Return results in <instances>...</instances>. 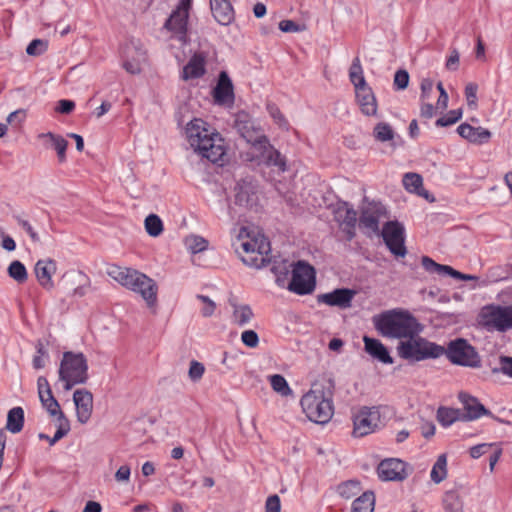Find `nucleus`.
I'll list each match as a JSON object with an SVG mask.
<instances>
[{"mask_svg": "<svg viewBox=\"0 0 512 512\" xmlns=\"http://www.w3.org/2000/svg\"><path fill=\"white\" fill-rule=\"evenodd\" d=\"M185 133L196 153L212 163L222 161L226 154L223 139L205 121L194 118L187 124Z\"/></svg>", "mask_w": 512, "mask_h": 512, "instance_id": "obj_1", "label": "nucleus"}, {"mask_svg": "<svg viewBox=\"0 0 512 512\" xmlns=\"http://www.w3.org/2000/svg\"><path fill=\"white\" fill-rule=\"evenodd\" d=\"M375 328L385 337L406 339L417 336L422 327L408 311L393 309L373 318Z\"/></svg>", "mask_w": 512, "mask_h": 512, "instance_id": "obj_2", "label": "nucleus"}, {"mask_svg": "<svg viewBox=\"0 0 512 512\" xmlns=\"http://www.w3.org/2000/svg\"><path fill=\"white\" fill-rule=\"evenodd\" d=\"M237 245L236 251L239 252V249L243 251L241 259L245 265L260 269L270 263V243L259 232L241 227L237 235Z\"/></svg>", "mask_w": 512, "mask_h": 512, "instance_id": "obj_3", "label": "nucleus"}, {"mask_svg": "<svg viewBox=\"0 0 512 512\" xmlns=\"http://www.w3.org/2000/svg\"><path fill=\"white\" fill-rule=\"evenodd\" d=\"M108 275L127 289L140 294L149 307L156 304L157 284L144 273L131 268L111 266L108 269Z\"/></svg>", "mask_w": 512, "mask_h": 512, "instance_id": "obj_4", "label": "nucleus"}, {"mask_svg": "<svg viewBox=\"0 0 512 512\" xmlns=\"http://www.w3.org/2000/svg\"><path fill=\"white\" fill-rule=\"evenodd\" d=\"M300 404L306 416L318 424L327 423L334 413L332 392L320 386H314L304 394Z\"/></svg>", "mask_w": 512, "mask_h": 512, "instance_id": "obj_5", "label": "nucleus"}, {"mask_svg": "<svg viewBox=\"0 0 512 512\" xmlns=\"http://www.w3.org/2000/svg\"><path fill=\"white\" fill-rule=\"evenodd\" d=\"M88 365L82 353L65 352L59 367V380L66 391L75 385L84 384L88 379Z\"/></svg>", "mask_w": 512, "mask_h": 512, "instance_id": "obj_6", "label": "nucleus"}, {"mask_svg": "<svg viewBox=\"0 0 512 512\" xmlns=\"http://www.w3.org/2000/svg\"><path fill=\"white\" fill-rule=\"evenodd\" d=\"M406 339V341H401L397 347L398 355L405 360L418 362L444 355L445 347L418 337V335Z\"/></svg>", "mask_w": 512, "mask_h": 512, "instance_id": "obj_7", "label": "nucleus"}, {"mask_svg": "<svg viewBox=\"0 0 512 512\" xmlns=\"http://www.w3.org/2000/svg\"><path fill=\"white\" fill-rule=\"evenodd\" d=\"M444 355L453 364L476 368L480 366L481 359L475 348L467 340L458 338L450 341L445 348Z\"/></svg>", "mask_w": 512, "mask_h": 512, "instance_id": "obj_8", "label": "nucleus"}, {"mask_svg": "<svg viewBox=\"0 0 512 512\" xmlns=\"http://www.w3.org/2000/svg\"><path fill=\"white\" fill-rule=\"evenodd\" d=\"M315 288V270L305 261L293 265L291 281L288 289L298 295L311 293Z\"/></svg>", "mask_w": 512, "mask_h": 512, "instance_id": "obj_9", "label": "nucleus"}, {"mask_svg": "<svg viewBox=\"0 0 512 512\" xmlns=\"http://www.w3.org/2000/svg\"><path fill=\"white\" fill-rule=\"evenodd\" d=\"M382 425L381 414L376 407H362L353 417V436L364 437Z\"/></svg>", "mask_w": 512, "mask_h": 512, "instance_id": "obj_10", "label": "nucleus"}, {"mask_svg": "<svg viewBox=\"0 0 512 512\" xmlns=\"http://www.w3.org/2000/svg\"><path fill=\"white\" fill-rule=\"evenodd\" d=\"M381 236L389 251L396 257H404L407 254L405 247V229L398 221H388L381 230Z\"/></svg>", "mask_w": 512, "mask_h": 512, "instance_id": "obj_11", "label": "nucleus"}, {"mask_svg": "<svg viewBox=\"0 0 512 512\" xmlns=\"http://www.w3.org/2000/svg\"><path fill=\"white\" fill-rule=\"evenodd\" d=\"M484 324L492 329L504 332L512 328V305L487 306L482 310Z\"/></svg>", "mask_w": 512, "mask_h": 512, "instance_id": "obj_12", "label": "nucleus"}, {"mask_svg": "<svg viewBox=\"0 0 512 512\" xmlns=\"http://www.w3.org/2000/svg\"><path fill=\"white\" fill-rule=\"evenodd\" d=\"M123 68L130 74H139L147 61L146 50L138 39H131L123 48Z\"/></svg>", "mask_w": 512, "mask_h": 512, "instance_id": "obj_13", "label": "nucleus"}, {"mask_svg": "<svg viewBox=\"0 0 512 512\" xmlns=\"http://www.w3.org/2000/svg\"><path fill=\"white\" fill-rule=\"evenodd\" d=\"M234 127L247 143H250L257 149L267 143V137L260 128L254 125L250 116L245 112H239L236 115Z\"/></svg>", "mask_w": 512, "mask_h": 512, "instance_id": "obj_14", "label": "nucleus"}, {"mask_svg": "<svg viewBox=\"0 0 512 512\" xmlns=\"http://www.w3.org/2000/svg\"><path fill=\"white\" fill-rule=\"evenodd\" d=\"M40 401L50 416L56 417L57 430L50 441V445L52 446L69 433L70 422L61 410L60 405L53 394H49L46 397L41 398Z\"/></svg>", "mask_w": 512, "mask_h": 512, "instance_id": "obj_15", "label": "nucleus"}, {"mask_svg": "<svg viewBox=\"0 0 512 512\" xmlns=\"http://www.w3.org/2000/svg\"><path fill=\"white\" fill-rule=\"evenodd\" d=\"M387 217L386 207L379 202H369L362 208L359 225L370 233H379V221Z\"/></svg>", "mask_w": 512, "mask_h": 512, "instance_id": "obj_16", "label": "nucleus"}, {"mask_svg": "<svg viewBox=\"0 0 512 512\" xmlns=\"http://www.w3.org/2000/svg\"><path fill=\"white\" fill-rule=\"evenodd\" d=\"M377 473L383 481H402L407 477L406 464L400 459L388 458L379 463Z\"/></svg>", "mask_w": 512, "mask_h": 512, "instance_id": "obj_17", "label": "nucleus"}, {"mask_svg": "<svg viewBox=\"0 0 512 512\" xmlns=\"http://www.w3.org/2000/svg\"><path fill=\"white\" fill-rule=\"evenodd\" d=\"M235 202L240 206L252 207L257 202L258 185L252 177H245L235 187Z\"/></svg>", "mask_w": 512, "mask_h": 512, "instance_id": "obj_18", "label": "nucleus"}, {"mask_svg": "<svg viewBox=\"0 0 512 512\" xmlns=\"http://www.w3.org/2000/svg\"><path fill=\"white\" fill-rule=\"evenodd\" d=\"M356 295V291L349 288H338L329 293L320 294L317 296L319 303H324L328 306L338 307L340 309H347L351 307L352 300Z\"/></svg>", "mask_w": 512, "mask_h": 512, "instance_id": "obj_19", "label": "nucleus"}, {"mask_svg": "<svg viewBox=\"0 0 512 512\" xmlns=\"http://www.w3.org/2000/svg\"><path fill=\"white\" fill-rule=\"evenodd\" d=\"M77 420L81 424L89 421L93 411V395L86 389H77L73 394Z\"/></svg>", "mask_w": 512, "mask_h": 512, "instance_id": "obj_20", "label": "nucleus"}, {"mask_svg": "<svg viewBox=\"0 0 512 512\" xmlns=\"http://www.w3.org/2000/svg\"><path fill=\"white\" fill-rule=\"evenodd\" d=\"M213 97L217 104L232 105L234 103L233 83L226 71H221L216 86L213 89Z\"/></svg>", "mask_w": 512, "mask_h": 512, "instance_id": "obj_21", "label": "nucleus"}, {"mask_svg": "<svg viewBox=\"0 0 512 512\" xmlns=\"http://www.w3.org/2000/svg\"><path fill=\"white\" fill-rule=\"evenodd\" d=\"M188 11L185 7H178L166 20L164 27L171 31L180 41H185L188 21Z\"/></svg>", "mask_w": 512, "mask_h": 512, "instance_id": "obj_22", "label": "nucleus"}, {"mask_svg": "<svg viewBox=\"0 0 512 512\" xmlns=\"http://www.w3.org/2000/svg\"><path fill=\"white\" fill-rule=\"evenodd\" d=\"M56 261L51 258L40 259L36 262L34 267L35 276L38 283L46 290L54 288L52 276L56 273Z\"/></svg>", "mask_w": 512, "mask_h": 512, "instance_id": "obj_23", "label": "nucleus"}, {"mask_svg": "<svg viewBox=\"0 0 512 512\" xmlns=\"http://www.w3.org/2000/svg\"><path fill=\"white\" fill-rule=\"evenodd\" d=\"M206 54L204 52H196L189 59L182 70V79H197L202 77L206 72Z\"/></svg>", "mask_w": 512, "mask_h": 512, "instance_id": "obj_24", "label": "nucleus"}, {"mask_svg": "<svg viewBox=\"0 0 512 512\" xmlns=\"http://www.w3.org/2000/svg\"><path fill=\"white\" fill-rule=\"evenodd\" d=\"M355 94L361 112L366 116H375L378 106L372 89L368 85L365 87H357Z\"/></svg>", "mask_w": 512, "mask_h": 512, "instance_id": "obj_25", "label": "nucleus"}, {"mask_svg": "<svg viewBox=\"0 0 512 512\" xmlns=\"http://www.w3.org/2000/svg\"><path fill=\"white\" fill-rule=\"evenodd\" d=\"M460 402L463 404V407L466 411V415L464 416V419L467 420H474L482 415H490L491 412L487 410L479 401L477 398L461 392L458 396Z\"/></svg>", "mask_w": 512, "mask_h": 512, "instance_id": "obj_26", "label": "nucleus"}, {"mask_svg": "<svg viewBox=\"0 0 512 512\" xmlns=\"http://www.w3.org/2000/svg\"><path fill=\"white\" fill-rule=\"evenodd\" d=\"M458 134L471 143L483 144L491 138V132L483 127H473L470 124L463 123L457 128Z\"/></svg>", "mask_w": 512, "mask_h": 512, "instance_id": "obj_27", "label": "nucleus"}, {"mask_svg": "<svg viewBox=\"0 0 512 512\" xmlns=\"http://www.w3.org/2000/svg\"><path fill=\"white\" fill-rule=\"evenodd\" d=\"M213 17L221 25H229L234 19V10L228 0H210Z\"/></svg>", "mask_w": 512, "mask_h": 512, "instance_id": "obj_28", "label": "nucleus"}, {"mask_svg": "<svg viewBox=\"0 0 512 512\" xmlns=\"http://www.w3.org/2000/svg\"><path fill=\"white\" fill-rule=\"evenodd\" d=\"M365 351L373 358L379 360L384 364H392L393 359L390 356L387 348L378 340L368 336L363 337Z\"/></svg>", "mask_w": 512, "mask_h": 512, "instance_id": "obj_29", "label": "nucleus"}, {"mask_svg": "<svg viewBox=\"0 0 512 512\" xmlns=\"http://www.w3.org/2000/svg\"><path fill=\"white\" fill-rule=\"evenodd\" d=\"M38 138L44 140V145L47 148H53L56 150L59 162L62 163L66 160V149L68 146V141L65 140L62 136L52 132H47L39 134Z\"/></svg>", "mask_w": 512, "mask_h": 512, "instance_id": "obj_30", "label": "nucleus"}, {"mask_svg": "<svg viewBox=\"0 0 512 512\" xmlns=\"http://www.w3.org/2000/svg\"><path fill=\"white\" fill-rule=\"evenodd\" d=\"M258 150L261 151V154L264 157L265 162L268 166L277 167L281 172H284L286 170L285 158L277 149L270 145L269 140H267V143H265V145L260 146Z\"/></svg>", "mask_w": 512, "mask_h": 512, "instance_id": "obj_31", "label": "nucleus"}, {"mask_svg": "<svg viewBox=\"0 0 512 512\" xmlns=\"http://www.w3.org/2000/svg\"><path fill=\"white\" fill-rule=\"evenodd\" d=\"M233 307L232 322L238 326L248 325L254 317L251 307L247 304H237L234 300H229Z\"/></svg>", "mask_w": 512, "mask_h": 512, "instance_id": "obj_32", "label": "nucleus"}, {"mask_svg": "<svg viewBox=\"0 0 512 512\" xmlns=\"http://www.w3.org/2000/svg\"><path fill=\"white\" fill-rule=\"evenodd\" d=\"M375 496L372 491L361 493L352 503L351 512H373Z\"/></svg>", "mask_w": 512, "mask_h": 512, "instance_id": "obj_33", "label": "nucleus"}, {"mask_svg": "<svg viewBox=\"0 0 512 512\" xmlns=\"http://www.w3.org/2000/svg\"><path fill=\"white\" fill-rule=\"evenodd\" d=\"M444 512H464V503L456 491H447L442 498Z\"/></svg>", "mask_w": 512, "mask_h": 512, "instance_id": "obj_34", "label": "nucleus"}, {"mask_svg": "<svg viewBox=\"0 0 512 512\" xmlns=\"http://www.w3.org/2000/svg\"><path fill=\"white\" fill-rule=\"evenodd\" d=\"M24 424V411L21 407L12 408L7 415L6 428L12 433H19Z\"/></svg>", "mask_w": 512, "mask_h": 512, "instance_id": "obj_35", "label": "nucleus"}, {"mask_svg": "<svg viewBox=\"0 0 512 512\" xmlns=\"http://www.w3.org/2000/svg\"><path fill=\"white\" fill-rule=\"evenodd\" d=\"M362 492V486L358 480H347L337 486V493L344 499L349 500Z\"/></svg>", "mask_w": 512, "mask_h": 512, "instance_id": "obj_36", "label": "nucleus"}, {"mask_svg": "<svg viewBox=\"0 0 512 512\" xmlns=\"http://www.w3.org/2000/svg\"><path fill=\"white\" fill-rule=\"evenodd\" d=\"M431 480L439 484L447 477V457L445 454H441L438 456L436 462L434 463L431 473Z\"/></svg>", "mask_w": 512, "mask_h": 512, "instance_id": "obj_37", "label": "nucleus"}, {"mask_svg": "<svg viewBox=\"0 0 512 512\" xmlns=\"http://www.w3.org/2000/svg\"><path fill=\"white\" fill-rule=\"evenodd\" d=\"M349 78L351 83L354 85L355 90L357 87L367 86L366 80L363 75V69L360 63V59L356 57L349 69Z\"/></svg>", "mask_w": 512, "mask_h": 512, "instance_id": "obj_38", "label": "nucleus"}, {"mask_svg": "<svg viewBox=\"0 0 512 512\" xmlns=\"http://www.w3.org/2000/svg\"><path fill=\"white\" fill-rule=\"evenodd\" d=\"M403 185L405 189L411 193H416L417 195H424L420 188L422 187L423 179L417 173H406L403 176Z\"/></svg>", "mask_w": 512, "mask_h": 512, "instance_id": "obj_39", "label": "nucleus"}, {"mask_svg": "<svg viewBox=\"0 0 512 512\" xmlns=\"http://www.w3.org/2000/svg\"><path fill=\"white\" fill-rule=\"evenodd\" d=\"M458 419H460V411L457 409L440 407L437 411V420L444 427L452 425Z\"/></svg>", "mask_w": 512, "mask_h": 512, "instance_id": "obj_40", "label": "nucleus"}, {"mask_svg": "<svg viewBox=\"0 0 512 512\" xmlns=\"http://www.w3.org/2000/svg\"><path fill=\"white\" fill-rule=\"evenodd\" d=\"M184 243L186 248L193 254L200 253L208 247V241L198 235L187 236Z\"/></svg>", "mask_w": 512, "mask_h": 512, "instance_id": "obj_41", "label": "nucleus"}, {"mask_svg": "<svg viewBox=\"0 0 512 512\" xmlns=\"http://www.w3.org/2000/svg\"><path fill=\"white\" fill-rule=\"evenodd\" d=\"M394 135L392 127L385 122H379L373 129V136L379 142L393 140Z\"/></svg>", "mask_w": 512, "mask_h": 512, "instance_id": "obj_42", "label": "nucleus"}, {"mask_svg": "<svg viewBox=\"0 0 512 512\" xmlns=\"http://www.w3.org/2000/svg\"><path fill=\"white\" fill-rule=\"evenodd\" d=\"M144 224L146 232L152 237H157L163 232L162 220L156 214L148 215Z\"/></svg>", "mask_w": 512, "mask_h": 512, "instance_id": "obj_43", "label": "nucleus"}, {"mask_svg": "<svg viewBox=\"0 0 512 512\" xmlns=\"http://www.w3.org/2000/svg\"><path fill=\"white\" fill-rule=\"evenodd\" d=\"M8 274L18 283H24L28 278L26 267L18 260L11 262L8 267Z\"/></svg>", "mask_w": 512, "mask_h": 512, "instance_id": "obj_44", "label": "nucleus"}, {"mask_svg": "<svg viewBox=\"0 0 512 512\" xmlns=\"http://www.w3.org/2000/svg\"><path fill=\"white\" fill-rule=\"evenodd\" d=\"M272 389L281 396H288L292 393L286 379L280 374H274L269 377Z\"/></svg>", "mask_w": 512, "mask_h": 512, "instance_id": "obj_45", "label": "nucleus"}, {"mask_svg": "<svg viewBox=\"0 0 512 512\" xmlns=\"http://www.w3.org/2000/svg\"><path fill=\"white\" fill-rule=\"evenodd\" d=\"M422 265L426 271L436 273L439 275H449V272L451 270L450 266L438 264L428 256L422 257Z\"/></svg>", "mask_w": 512, "mask_h": 512, "instance_id": "obj_46", "label": "nucleus"}, {"mask_svg": "<svg viewBox=\"0 0 512 512\" xmlns=\"http://www.w3.org/2000/svg\"><path fill=\"white\" fill-rule=\"evenodd\" d=\"M342 223L349 229L348 237L352 239L355 235L354 229L357 223V212L352 208H346L342 216Z\"/></svg>", "mask_w": 512, "mask_h": 512, "instance_id": "obj_47", "label": "nucleus"}, {"mask_svg": "<svg viewBox=\"0 0 512 512\" xmlns=\"http://www.w3.org/2000/svg\"><path fill=\"white\" fill-rule=\"evenodd\" d=\"M462 117V110L456 109L449 111L445 116L440 117L436 120L435 124L437 127H447L455 124Z\"/></svg>", "mask_w": 512, "mask_h": 512, "instance_id": "obj_48", "label": "nucleus"}, {"mask_svg": "<svg viewBox=\"0 0 512 512\" xmlns=\"http://www.w3.org/2000/svg\"><path fill=\"white\" fill-rule=\"evenodd\" d=\"M267 110L275 123L282 129L288 130L289 123L281 113L280 109L273 103L267 104Z\"/></svg>", "mask_w": 512, "mask_h": 512, "instance_id": "obj_49", "label": "nucleus"}, {"mask_svg": "<svg viewBox=\"0 0 512 512\" xmlns=\"http://www.w3.org/2000/svg\"><path fill=\"white\" fill-rule=\"evenodd\" d=\"M477 91L478 85L474 82L468 83L465 87V97L467 104L472 109L477 107Z\"/></svg>", "mask_w": 512, "mask_h": 512, "instance_id": "obj_50", "label": "nucleus"}, {"mask_svg": "<svg viewBox=\"0 0 512 512\" xmlns=\"http://www.w3.org/2000/svg\"><path fill=\"white\" fill-rule=\"evenodd\" d=\"M47 49V43L40 39H35L30 42L26 48V53L30 56H37L44 53Z\"/></svg>", "mask_w": 512, "mask_h": 512, "instance_id": "obj_51", "label": "nucleus"}, {"mask_svg": "<svg viewBox=\"0 0 512 512\" xmlns=\"http://www.w3.org/2000/svg\"><path fill=\"white\" fill-rule=\"evenodd\" d=\"M204 372H205V367L202 363L195 361V360L190 362L188 375H189V378L193 382L199 381L202 378Z\"/></svg>", "mask_w": 512, "mask_h": 512, "instance_id": "obj_52", "label": "nucleus"}, {"mask_svg": "<svg viewBox=\"0 0 512 512\" xmlns=\"http://www.w3.org/2000/svg\"><path fill=\"white\" fill-rule=\"evenodd\" d=\"M196 298L204 304L203 308L201 309L202 316L203 317L212 316L216 309V304L214 303V301H212L208 296L200 295V294H198L196 296Z\"/></svg>", "mask_w": 512, "mask_h": 512, "instance_id": "obj_53", "label": "nucleus"}, {"mask_svg": "<svg viewBox=\"0 0 512 512\" xmlns=\"http://www.w3.org/2000/svg\"><path fill=\"white\" fill-rule=\"evenodd\" d=\"M241 341L249 348H255L259 344L258 334L254 330H245L241 334Z\"/></svg>", "mask_w": 512, "mask_h": 512, "instance_id": "obj_54", "label": "nucleus"}, {"mask_svg": "<svg viewBox=\"0 0 512 512\" xmlns=\"http://www.w3.org/2000/svg\"><path fill=\"white\" fill-rule=\"evenodd\" d=\"M409 83V74L406 70H398L394 75V87L397 90H403L407 88Z\"/></svg>", "mask_w": 512, "mask_h": 512, "instance_id": "obj_55", "label": "nucleus"}, {"mask_svg": "<svg viewBox=\"0 0 512 512\" xmlns=\"http://www.w3.org/2000/svg\"><path fill=\"white\" fill-rule=\"evenodd\" d=\"M15 218L17 220L18 225L21 226L28 233V235L34 243L40 242V237L38 233L34 230L29 221L21 218L20 216H16Z\"/></svg>", "mask_w": 512, "mask_h": 512, "instance_id": "obj_56", "label": "nucleus"}, {"mask_svg": "<svg viewBox=\"0 0 512 512\" xmlns=\"http://www.w3.org/2000/svg\"><path fill=\"white\" fill-rule=\"evenodd\" d=\"M437 89L439 91V97L437 100L436 108L445 110L448 106L449 97H448L446 90L444 89L442 82H439L437 84Z\"/></svg>", "mask_w": 512, "mask_h": 512, "instance_id": "obj_57", "label": "nucleus"}, {"mask_svg": "<svg viewBox=\"0 0 512 512\" xmlns=\"http://www.w3.org/2000/svg\"><path fill=\"white\" fill-rule=\"evenodd\" d=\"M266 512H281L280 498L274 494L267 498L265 504Z\"/></svg>", "mask_w": 512, "mask_h": 512, "instance_id": "obj_58", "label": "nucleus"}, {"mask_svg": "<svg viewBox=\"0 0 512 512\" xmlns=\"http://www.w3.org/2000/svg\"><path fill=\"white\" fill-rule=\"evenodd\" d=\"M37 387H38V394H39L40 399L43 397H46L49 394H52L49 382L46 379V377H44V376H40L37 379Z\"/></svg>", "mask_w": 512, "mask_h": 512, "instance_id": "obj_59", "label": "nucleus"}, {"mask_svg": "<svg viewBox=\"0 0 512 512\" xmlns=\"http://www.w3.org/2000/svg\"><path fill=\"white\" fill-rule=\"evenodd\" d=\"M500 365V369H493V372L501 371L503 374L512 377V357L501 356Z\"/></svg>", "mask_w": 512, "mask_h": 512, "instance_id": "obj_60", "label": "nucleus"}, {"mask_svg": "<svg viewBox=\"0 0 512 512\" xmlns=\"http://www.w3.org/2000/svg\"><path fill=\"white\" fill-rule=\"evenodd\" d=\"M75 108V103L72 100L62 99L58 101L56 111L61 114H69Z\"/></svg>", "mask_w": 512, "mask_h": 512, "instance_id": "obj_61", "label": "nucleus"}, {"mask_svg": "<svg viewBox=\"0 0 512 512\" xmlns=\"http://www.w3.org/2000/svg\"><path fill=\"white\" fill-rule=\"evenodd\" d=\"M459 66V52L456 48L451 49V54L448 57L445 67L448 70L455 71Z\"/></svg>", "mask_w": 512, "mask_h": 512, "instance_id": "obj_62", "label": "nucleus"}, {"mask_svg": "<svg viewBox=\"0 0 512 512\" xmlns=\"http://www.w3.org/2000/svg\"><path fill=\"white\" fill-rule=\"evenodd\" d=\"M433 81L431 79H423L421 82V100L424 101L430 98L431 93L433 92Z\"/></svg>", "mask_w": 512, "mask_h": 512, "instance_id": "obj_63", "label": "nucleus"}, {"mask_svg": "<svg viewBox=\"0 0 512 512\" xmlns=\"http://www.w3.org/2000/svg\"><path fill=\"white\" fill-rule=\"evenodd\" d=\"M131 470L128 465H122L115 473L117 482H128L130 479Z\"/></svg>", "mask_w": 512, "mask_h": 512, "instance_id": "obj_64", "label": "nucleus"}]
</instances>
